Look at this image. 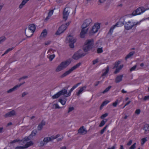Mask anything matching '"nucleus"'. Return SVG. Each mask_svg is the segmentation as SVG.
Returning a JSON list of instances; mask_svg holds the SVG:
<instances>
[{
    "label": "nucleus",
    "mask_w": 149,
    "mask_h": 149,
    "mask_svg": "<svg viewBox=\"0 0 149 149\" xmlns=\"http://www.w3.org/2000/svg\"><path fill=\"white\" fill-rule=\"evenodd\" d=\"M94 45V40L93 39H87L84 43L83 49L84 52H87L92 49Z\"/></svg>",
    "instance_id": "f257e3e1"
},
{
    "label": "nucleus",
    "mask_w": 149,
    "mask_h": 149,
    "mask_svg": "<svg viewBox=\"0 0 149 149\" xmlns=\"http://www.w3.org/2000/svg\"><path fill=\"white\" fill-rule=\"evenodd\" d=\"M71 63V60L70 59L62 62L56 69V71L58 72L62 70L63 68H66Z\"/></svg>",
    "instance_id": "f03ea898"
},
{
    "label": "nucleus",
    "mask_w": 149,
    "mask_h": 149,
    "mask_svg": "<svg viewBox=\"0 0 149 149\" xmlns=\"http://www.w3.org/2000/svg\"><path fill=\"white\" fill-rule=\"evenodd\" d=\"M86 54V53L83 52L80 49L74 53L72 58L74 60H77L84 56Z\"/></svg>",
    "instance_id": "7ed1b4c3"
},
{
    "label": "nucleus",
    "mask_w": 149,
    "mask_h": 149,
    "mask_svg": "<svg viewBox=\"0 0 149 149\" xmlns=\"http://www.w3.org/2000/svg\"><path fill=\"white\" fill-rule=\"evenodd\" d=\"M140 22H132L130 21H129L127 22H125V23L124 28L125 30H130L133 27L139 24Z\"/></svg>",
    "instance_id": "20e7f679"
},
{
    "label": "nucleus",
    "mask_w": 149,
    "mask_h": 149,
    "mask_svg": "<svg viewBox=\"0 0 149 149\" xmlns=\"http://www.w3.org/2000/svg\"><path fill=\"white\" fill-rule=\"evenodd\" d=\"M81 64V63L79 62L71 68L68 70L66 71L60 77L61 78H63L66 77L72 72L74 70L79 67Z\"/></svg>",
    "instance_id": "39448f33"
},
{
    "label": "nucleus",
    "mask_w": 149,
    "mask_h": 149,
    "mask_svg": "<svg viewBox=\"0 0 149 149\" xmlns=\"http://www.w3.org/2000/svg\"><path fill=\"white\" fill-rule=\"evenodd\" d=\"M148 10H149V8L145 9L143 7H141L138 8L135 10L132 13V15L133 16L139 15Z\"/></svg>",
    "instance_id": "423d86ee"
},
{
    "label": "nucleus",
    "mask_w": 149,
    "mask_h": 149,
    "mask_svg": "<svg viewBox=\"0 0 149 149\" xmlns=\"http://www.w3.org/2000/svg\"><path fill=\"white\" fill-rule=\"evenodd\" d=\"M67 39L68 40L70 47L74 48V44L76 42V40L70 35L67 37Z\"/></svg>",
    "instance_id": "0eeeda50"
},
{
    "label": "nucleus",
    "mask_w": 149,
    "mask_h": 149,
    "mask_svg": "<svg viewBox=\"0 0 149 149\" xmlns=\"http://www.w3.org/2000/svg\"><path fill=\"white\" fill-rule=\"evenodd\" d=\"M100 24L99 23H95L92 27L91 31L90 32V34H94L96 33L100 28Z\"/></svg>",
    "instance_id": "6e6552de"
},
{
    "label": "nucleus",
    "mask_w": 149,
    "mask_h": 149,
    "mask_svg": "<svg viewBox=\"0 0 149 149\" xmlns=\"http://www.w3.org/2000/svg\"><path fill=\"white\" fill-rule=\"evenodd\" d=\"M31 139V137L29 135V136H28V137H25L23 139L21 140L19 139H15L13 140V141H11L10 142V143L13 144L16 142L22 141H23V142L24 143L25 142H26L30 140Z\"/></svg>",
    "instance_id": "1a4fd4ad"
},
{
    "label": "nucleus",
    "mask_w": 149,
    "mask_h": 149,
    "mask_svg": "<svg viewBox=\"0 0 149 149\" xmlns=\"http://www.w3.org/2000/svg\"><path fill=\"white\" fill-rule=\"evenodd\" d=\"M67 27L64 24L61 25L58 29V30L55 33L56 35H60L63 33L66 29Z\"/></svg>",
    "instance_id": "9d476101"
},
{
    "label": "nucleus",
    "mask_w": 149,
    "mask_h": 149,
    "mask_svg": "<svg viewBox=\"0 0 149 149\" xmlns=\"http://www.w3.org/2000/svg\"><path fill=\"white\" fill-rule=\"evenodd\" d=\"M92 20L90 18H88L85 20L82 24L81 26V27L84 28H86L90 24L92 23Z\"/></svg>",
    "instance_id": "9b49d317"
},
{
    "label": "nucleus",
    "mask_w": 149,
    "mask_h": 149,
    "mask_svg": "<svg viewBox=\"0 0 149 149\" xmlns=\"http://www.w3.org/2000/svg\"><path fill=\"white\" fill-rule=\"evenodd\" d=\"M16 115V112L14 110L10 111L3 115L5 118H7L15 116Z\"/></svg>",
    "instance_id": "f8f14e48"
},
{
    "label": "nucleus",
    "mask_w": 149,
    "mask_h": 149,
    "mask_svg": "<svg viewBox=\"0 0 149 149\" xmlns=\"http://www.w3.org/2000/svg\"><path fill=\"white\" fill-rule=\"evenodd\" d=\"M68 10L67 8H65L63 12V18L64 19L65 21L67 20L68 16L69 13L68 12Z\"/></svg>",
    "instance_id": "ddd939ff"
},
{
    "label": "nucleus",
    "mask_w": 149,
    "mask_h": 149,
    "mask_svg": "<svg viewBox=\"0 0 149 149\" xmlns=\"http://www.w3.org/2000/svg\"><path fill=\"white\" fill-rule=\"evenodd\" d=\"M82 28L81 32L80 33V37L81 38H84L85 36V35L88 32V28H87L86 29H85V28H84L83 27H81Z\"/></svg>",
    "instance_id": "4468645a"
},
{
    "label": "nucleus",
    "mask_w": 149,
    "mask_h": 149,
    "mask_svg": "<svg viewBox=\"0 0 149 149\" xmlns=\"http://www.w3.org/2000/svg\"><path fill=\"white\" fill-rule=\"evenodd\" d=\"M81 83L79 82L78 83L73 86L72 88L69 91L68 93L67 94V95H65V97H69L71 95V92L77 87L79 85L81 84Z\"/></svg>",
    "instance_id": "2eb2a0df"
},
{
    "label": "nucleus",
    "mask_w": 149,
    "mask_h": 149,
    "mask_svg": "<svg viewBox=\"0 0 149 149\" xmlns=\"http://www.w3.org/2000/svg\"><path fill=\"white\" fill-rule=\"evenodd\" d=\"M69 87V86L65 87L62 90L58 92L60 96L63 95H65L66 94L67 95V89Z\"/></svg>",
    "instance_id": "dca6fc26"
},
{
    "label": "nucleus",
    "mask_w": 149,
    "mask_h": 149,
    "mask_svg": "<svg viewBox=\"0 0 149 149\" xmlns=\"http://www.w3.org/2000/svg\"><path fill=\"white\" fill-rule=\"evenodd\" d=\"M87 132V131L84 128L83 126L80 127L78 130V133L82 135L86 134Z\"/></svg>",
    "instance_id": "f3484780"
},
{
    "label": "nucleus",
    "mask_w": 149,
    "mask_h": 149,
    "mask_svg": "<svg viewBox=\"0 0 149 149\" xmlns=\"http://www.w3.org/2000/svg\"><path fill=\"white\" fill-rule=\"evenodd\" d=\"M36 27L35 25L33 24H30L27 30H29V31H31L32 33L34 32L36 30Z\"/></svg>",
    "instance_id": "a211bd4d"
},
{
    "label": "nucleus",
    "mask_w": 149,
    "mask_h": 149,
    "mask_svg": "<svg viewBox=\"0 0 149 149\" xmlns=\"http://www.w3.org/2000/svg\"><path fill=\"white\" fill-rule=\"evenodd\" d=\"M125 18L123 17H121L119 19V21L117 22L116 24H117V26H118V25L120 24V25H125Z\"/></svg>",
    "instance_id": "6ab92c4d"
},
{
    "label": "nucleus",
    "mask_w": 149,
    "mask_h": 149,
    "mask_svg": "<svg viewBox=\"0 0 149 149\" xmlns=\"http://www.w3.org/2000/svg\"><path fill=\"white\" fill-rule=\"evenodd\" d=\"M123 76V74L117 76L115 79V82L117 83L121 81L122 80Z\"/></svg>",
    "instance_id": "aec40b11"
},
{
    "label": "nucleus",
    "mask_w": 149,
    "mask_h": 149,
    "mask_svg": "<svg viewBox=\"0 0 149 149\" xmlns=\"http://www.w3.org/2000/svg\"><path fill=\"white\" fill-rule=\"evenodd\" d=\"M143 129L145 131L144 134H146L149 132V124H146L144 125Z\"/></svg>",
    "instance_id": "412c9836"
},
{
    "label": "nucleus",
    "mask_w": 149,
    "mask_h": 149,
    "mask_svg": "<svg viewBox=\"0 0 149 149\" xmlns=\"http://www.w3.org/2000/svg\"><path fill=\"white\" fill-rule=\"evenodd\" d=\"M87 86H84L81 88L76 93V95L79 96L83 92V91L86 89Z\"/></svg>",
    "instance_id": "4be33fe9"
},
{
    "label": "nucleus",
    "mask_w": 149,
    "mask_h": 149,
    "mask_svg": "<svg viewBox=\"0 0 149 149\" xmlns=\"http://www.w3.org/2000/svg\"><path fill=\"white\" fill-rule=\"evenodd\" d=\"M31 32H30V31H29V30L27 29V28H26L25 31V33L26 35V36L28 38H29L31 37L32 35H33V34L31 35H30Z\"/></svg>",
    "instance_id": "5701e85b"
},
{
    "label": "nucleus",
    "mask_w": 149,
    "mask_h": 149,
    "mask_svg": "<svg viewBox=\"0 0 149 149\" xmlns=\"http://www.w3.org/2000/svg\"><path fill=\"white\" fill-rule=\"evenodd\" d=\"M47 32L46 29L44 30L41 33L40 37L41 39L45 37L47 35Z\"/></svg>",
    "instance_id": "b1692460"
},
{
    "label": "nucleus",
    "mask_w": 149,
    "mask_h": 149,
    "mask_svg": "<svg viewBox=\"0 0 149 149\" xmlns=\"http://www.w3.org/2000/svg\"><path fill=\"white\" fill-rule=\"evenodd\" d=\"M117 24H115V25L113 26L110 29L108 33V34H110L111 35L114 29L115 28L116 26H117Z\"/></svg>",
    "instance_id": "393cba45"
},
{
    "label": "nucleus",
    "mask_w": 149,
    "mask_h": 149,
    "mask_svg": "<svg viewBox=\"0 0 149 149\" xmlns=\"http://www.w3.org/2000/svg\"><path fill=\"white\" fill-rule=\"evenodd\" d=\"M29 0H23L22 2L19 5V8L20 9L22 8L25 4Z\"/></svg>",
    "instance_id": "a878e982"
},
{
    "label": "nucleus",
    "mask_w": 149,
    "mask_h": 149,
    "mask_svg": "<svg viewBox=\"0 0 149 149\" xmlns=\"http://www.w3.org/2000/svg\"><path fill=\"white\" fill-rule=\"evenodd\" d=\"M33 143L31 141H30L29 142H27L25 144L24 146L25 148H27L28 147L33 145Z\"/></svg>",
    "instance_id": "bb28decb"
},
{
    "label": "nucleus",
    "mask_w": 149,
    "mask_h": 149,
    "mask_svg": "<svg viewBox=\"0 0 149 149\" xmlns=\"http://www.w3.org/2000/svg\"><path fill=\"white\" fill-rule=\"evenodd\" d=\"M58 101L60 102L63 105H64L65 104L66 101V99L63 98H60L58 100Z\"/></svg>",
    "instance_id": "cd10ccee"
},
{
    "label": "nucleus",
    "mask_w": 149,
    "mask_h": 149,
    "mask_svg": "<svg viewBox=\"0 0 149 149\" xmlns=\"http://www.w3.org/2000/svg\"><path fill=\"white\" fill-rule=\"evenodd\" d=\"M135 52L134 51L132 52L129 53L125 57V60H127L128 58H130L131 56H133V55L134 54Z\"/></svg>",
    "instance_id": "c85d7f7f"
},
{
    "label": "nucleus",
    "mask_w": 149,
    "mask_h": 149,
    "mask_svg": "<svg viewBox=\"0 0 149 149\" xmlns=\"http://www.w3.org/2000/svg\"><path fill=\"white\" fill-rule=\"evenodd\" d=\"M17 86H16V85L13 88H11L9 90H8L7 91V93H9L15 91L16 90V89L17 88Z\"/></svg>",
    "instance_id": "c756f323"
},
{
    "label": "nucleus",
    "mask_w": 149,
    "mask_h": 149,
    "mask_svg": "<svg viewBox=\"0 0 149 149\" xmlns=\"http://www.w3.org/2000/svg\"><path fill=\"white\" fill-rule=\"evenodd\" d=\"M109 66H107L106 69L105 71L102 74V76H104L106 75L107 73L109 72Z\"/></svg>",
    "instance_id": "7c9ffc66"
},
{
    "label": "nucleus",
    "mask_w": 149,
    "mask_h": 149,
    "mask_svg": "<svg viewBox=\"0 0 149 149\" xmlns=\"http://www.w3.org/2000/svg\"><path fill=\"white\" fill-rule=\"evenodd\" d=\"M37 133V131L36 130H33L32 132L31 133L30 135L31 137H32L33 136H35L36 135Z\"/></svg>",
    "instance_id": "2f4dec72"
},
{
    "label": "nucleus",
    "mask_w": 149,
    "mask_h": 149,
    "mask_svg": "<svg viewBox=\"0 0 149 149\" xmlns=\"http://www.w3.org/2000/svg\"><path fill=\"white\" fill-rule=\"evenodd\" d=\"M60 96V95L58 92L56 94L52 96V97L53 99H57Z\"/></svg>",
    "instance_id": "473e14b6"
},
{
    "label": "nucleus",
    "mask_w": 149,
    "mask_h": 149,
    "mask_svg": "<svg viewBox=\"0 0 149 149\" xmlns=\"http://www.w3.org/2000/svg\"><path fill=\"white\" fill-rule=\"evenodd\" d=\"M109 102V101L108 100H106L104 101L102 104H101L100 107V109H101V108L103 106H104V105H106Z\"/></svg>",
    "instance_id": "72a5a7b5"
},
{
    "label": "nucleus",
    "mask_w": 149,
    "mask_h": 149,
    "mask_svg": "<svg viewBox=\"0 0 149 149\" xmlns=\"http://www.w3.org/2000/svg\"><path fill=\"white\" fill-rule=\"evenodd\" d=\"M109 124L107 125H105V126L102 129L100 132V134H102L106 130L107 128L109 126Z\"/></svg>",
    "instance_id": "f704fd0d"
},
{
    "label": "nucleus",
    "mask_w": 149,
    "mask_h": 149,
    "mask_svg": "<svg viewBox=\"0 0 149 149\" xmlns=\"http://www.w3.org/2000/svg\"><path fill=\"white\" fill-rule=\"evenodd\" d=\"M111 86H109L108 87L106 88L105 90H104L102 92V93L103 94H104L107 92H108L109 90L111 89Z\"/></svg>",
    "instance_id": "c9c22d12"
},
{
    "label": "nucleus",
    "mask_w": 149,
    "mask_h": 149,
    "mask_svg": "<svg viewBox=\"0 0 149 149\" xmlns=\"http://www.w3.org/2000/svg\"><path fill=\"white\" fill-rule=\"evenodd\" d=\"M6 39V38L4 36H2L0 38V44L4 41Z\"/></svg>",
    "instance_id": "e433bc0d"
},
{
    "label": "nucleus",
    "mask_w": 149,
    "mask_h": 149,
    "mask_svg": "<svg viewBox=\"0 0 149 149\" xmlns=\"http://www.w3.org/2000/svg\"><path fill=\"white\" fill-rule=\"evenodd\" d=\"M55 57V55L54 54L49 55V61H52V60Z\"/></svg>",
    "instance_id": "4c0bfd02"
},
{
    "label": "nucleus",
    "mask_w": 149,
    "mask_h": 149,
    "mask_svg": "<svg viewBox=\"0 0 149 149\" xmlns=\"http://www.w3.org/2000/svg\"><path fill=\"white\" fill-rule=\"evenodd\" d=\"M97 53L98 54L101 53L103 52L102 47L98 48L97 50Z\"/></svg>",
    "instance_id": "58836bf2"
},
{
    "label": "nucleus",
    "mask_w": 149,
    "mask_h": 149,
    "mask_svg": "<svg viewBox=\"0 0 149 149\" xmlns=\"http://www.w3.org/2000/svg\"><path fill=\"white\" fill-rule=\"evenodd\" d=\"M120 61H118V62H116L115 63V66L113 67V68H117L118 67L120 63Z\"/></svg>",
    "instance_id": "ea45409f"
},
{
    "label": "nucleus",
    "mask_w": 149,
    "mask_h": 149,
    "mask_svg": "<svg viewBox=\"0 0 149 149\" xmlns=\"http://www.w3.org/2000/svg\"><path fill=\"white\" fill-rule=\"evenodd\" d=\"M14 48V47H12L8 49L5 52V54H7L9 52L12 50Z\"/></svg>",
    "instance_id": "a19ab883"
},
{
    "label": "nucleus",
    "mask_w": 149,
    "mask_h": 149,
    "mask_svg": "<svg viewBox=\"0 0 149 149\" xmlns=\"http://www.w3.org/2000/svg\"><path fill=\"white\" fill-rule=\"evenodd\" d=\"M43 127V126L42 125L39 124L37 127L38 130L39 131L41 130L42 128Z\"/></svg>",
    "instance_id": "79ce46f5"
},
{
    "label": "nucleus",
    "mask_w": 149,
    "mask_h": 149,
    "mask_svg": "<svg viewBox=\"0 0 149 149\" xmlns=\"http://www.w3.org/2000/svg\"><path fill=\"white\" fill-rule=\"evenodd\" d=\"M105 122L104 120H102L100 123L99 126L100 127H101L103 126L105 124Z\"/></svg>",
    "instance_id": "37998d69"
},
{
    "label": "nucleus",
    "mask_w": 149,
    "mask_h": 149,
    "mask_svg": "<svg viewBox=\"0 0 149 149\" xmlns=\"http://www.w3.org/2000/svg\"><path fill=\"white\" fill-rule=\"evenodd\" d=\"M142 142H141V145L145 143L147 141V140L146 138H143L142 139Z\"/></svg>",
    "instance_id": "c03bdc74"
},
{
    "label": "nucleus",
    "mask_w": 149,
    "mask_h": 149,
    "mask_svg": "<svg viewBox=\"0 0 149 149\" xmlns=\"http://www.w3.org/2000/svg\"><path fill=\"white\" fill-rule=\"evenodd\" d=\"M15 149H25L24 146H18L15 148Z\"/></svg>",
    "instance_id": "a18cd8bd"
},
{
    "label": "nucleus",
    "mask_w": 149,
    "mask_h": 149,
    "mask_svg": "<svg viewBox=\"0 0 149 149\" xmlns=\"http://www.w3.org/2000/svg\"><path fill=\"white\" fill-rule=\"evenodd\" d=\"M136 143H134L129 148V149H134L136 148Z\"/></svg>",
    "instance_id": "49530a36"
},
{
    "label": "nucleus",
    "mask_w": 149,
    "mask_h": 149,
    "mask_svg": "<svg viewBox=\"0 0 149 149\" xmlns=\"http://www.w3.org/2000/svg\"><path fill=\"white\" fill-rule=\"evenodd\" d=\"M108 115V113H106L102 115L100 117V118L102 119L106 117Z\"/></svg>",
    "instance_id": "de8ad7c7"
},
{
    "label": "nucleus",
    "mask_w": 149,
    "mask_h": 149,
    "mask_svg": "<svg viewBox=\"0 0 149 149\" xmlns=\"http://www.w3.org/2000/svg\"><path fill=\"white\" fill-rule=\"evenodd\" d=\"M74 108L73 107H69L68 108V113H69V112L72 111V110H74Z\"/></svg>",
    "instance_id": "09e8293b"
},
{
    "label": "nucleus",
    "mask_w": 149,
    "mask_h": 149,
    "mask_svg": "<svg viewBox=\"0 0 149 149\" xmlns=\"http://www.w3.org/2000/svg\"><path fill=\"white\" fill-rule=\"evenodd\" d=\"M136 65H134L132 67L130 70V72H132L133 71H134V70H135V69L136 68Z\"/></svg>",
    "instance_id": "8fccbe9b"
},
{
    "label": "nucleus",
    "mask_w": 149,
    "mask_h": 149,
    "mask_svg": "<svg viewBox=\"0 0 149 149\" xmlns=\"http://www.w3.org/2000/svg\"><path fill=\"white\" fill-rule=\"evenodd\" d=\"M43 141H44L46 144L47 143H48L49 142V141L47 137L45 138L44 139Z\"/></svg>",
    "instance_id": "3c124183"
},
{
    "label": "nucleus",
    "mask_w": 149,
    "mask_h": 149,
    "mask_svg": "<svg viewBox=\"0 0 149 149\" xmlns=\"http://www.w3.org/2000/svg\"><path fill=\"white\" fill-rule=\"evenodd\" d=\"M118 100H116L115 102L113 103V105L114 107H116L118 103Z\"/></svg>",
    "instance_id": "603ef678"
},
{
    "label": "nucleus",
    "mask_w": 149,
    "mask_h": 149,
    "mask_svg": "<svg viewBox=\"0 0 149 149\" xmlns=\"http://www.w3.org/2000/svg\"><path fill=\"white\" fill-rule=\"evenodd\" d=\"M98 58L96 59L95 60H94L93 61V64L95 65L96 63H98Z\"/></svg>",
    "instance_id": "864d4df0"
},
{
    "label": "nucleus",
    "mask_w": 149,
    "mask_h": 149,
    "mask_svg": "<svg viewBox=\"0 0 149 149\" xmlns=\"http://www.w3.org/2000/svg\"><path fill=\"white\" fill-rule=\"evenodd\" d=\"M116 69L114 71V73L115 74H116L118 73L119 72L120 70H119V69L118 68H116Z\"/></svg>",
    "instance_id": "5fc2aeb1"
},
{
    "label": "nucleus",
    "mask_w": 149,
    "mask_h": 149,
    "mask_svg": "<svg viewBox=\"0 0 149 149\" xmlns=\"http://www.w3.org/2000/svg\"><path fill=\"white\" fill-rule=\"evenodd\" d=\"M53 10H51L49 11L48 14V15L51 17V16L53 14Z\"/></svg>",
    "instance_id": "6e6d98bb"
},
{
    "label": "nucleus",
    "mask_w": 149,
    "mask_h": 149,
    "mask_svg": "<svg viewBox=\"0 0 149 149\" xmlns=\"http://www.w3.org/2000/svg\"><path fill=\"white\" fill-rule=\"evenodd\" d=\"M45 122L43 120H42L40 123V124H41L43 126L45 125Z\"/></svg>",
    "instance_id": "4d7b16f0"
},
{
    "label": "nucleus",
    "mask_w": 149,
    "mask_h": 149,
    "mask_svg": "<svg viewBox=\"0 0 149 149\" xmlns=\"http://www.w3.org/2000/svg\"><path fill=\"white\" fill-rule=\"evenodd\" d=\"M54 105L55 106V109H60L61 108V107H60L58 104H54Z\"/></svg>",
    "instance_id": "13d9d810"
},
{
    "label": "nucleus",
    "mask_w": 149,
    "mask_h": 149,
    "mask_svg": "<svg viewBox=\"0 0 149 149\" xmlns=\"http://www.w3.org/2000/svg\"><path fill=\"white\" fill-rule=\"evenodd\" d=\"M40 146H43L45 144H46L44 141H43V140L42 141H41L40 142Z\"/></svg>",
    "instance_id": "bf43d9fd"
},
{
    "label": "nucleus",
    "mask_w": 149,
    "mask_h": 149,
    "mask_svg": "<svg viewBox=\"0 0 149 149\" xmlns=\"http://www.w3.org/2000/svg\"><path fill=\"white\" fill-rule=\"evenodd\" d=\"M28 93L27 92H24L22 94V97H24L25 95H26L28 94Z\"/></svg>",
    "instance_id": "052dcab7"
},
{
    "label": "nucleus",
    "mask_w": 149,
    "mask_h": 149,
    "mask_svg": "<svg viewBox=\"0 0 149 149\" xmlns=\"http://www.w3.org/2000/svg\"><path fill=\"white\" fill-rule=\"evenodd\" d=\"M149 99V95H148V96H145L143 99V100L145 101H146V100H148Z\"/></svg>",
    "instance_id": "680f3d73"
},
{
    "label": "nucleus",
    "mask_w": 149,
    "mask_h": 149,
    "mask_svg": "<svg viewBox=\"0 0 149 149\" xmlns=\"http://www.w3.org/2000/svg\"><path fill=\"white\" fill-rule=\"evenodd\" d=\"M102 81H98L96 82V83L94 85L95 86H96L100 83H101Z\"/></svg>",
    "instance_id": "e2e57ef3"
},
{
    "label": "nucleus",
    "mask_w": 149,
    "mask_h": 149,
    "mask_svg": "<svg viewBox=\"0 0 149 149\" xmlns=\"http://www.w3.org/2000/svg\"><path fill=\"white\" fill-rule=\"evenodd\" d=\"M141 112V110L139 109H136L135 111V113L139 114Z\"/></svg>",
    "instance_id": "0e129e2a"
},
{
    "label": "nucleus",
    "mask_w": 149,
    "mask_h": 149,
    "mask_svg": "<svg viewBox=\"0 0 149 149\" xmlns=\"http://www.w3.org/2000/svg\"><path fill=\"white\" fill-rule=\"evenodd\" d=\"M28 78V77L27 76H23V77L20 78H19V81H20L21 79H26V78Z\"/></svg>",
    "instance_id": "69168bd1"
},
{
    "label": "nucleus",
    "mask_w": 149,
    "mask_h": 149,
    "mask_svg": "<svg viewBox=\"0 0 149 149\" xmlns=\"http://www.w3.org/2000/svg\"><path fill=\"white\" fill-rule=\"evenodd\" d=\"M51 41L49 40L47 41H46L45 43V45H49L51 43Z\"/></svg>",
    "instance_id": "338daca9"
},
{
    "label": "nucleus",
    "mask_w": 149,
    "mask_h": 149,
    "mask_svg": "<svg viewBox=\"0 0 149 149\" xmlns=\"http://www.w3.org/2000/svg\"><path fill=\"white\" fill-rule=\"evenodd\" d=\"M132 142V140H130L127 143V146H130Z\"/></svg>",
    "instance_id": "774afa93"
}]
</instances>
